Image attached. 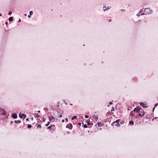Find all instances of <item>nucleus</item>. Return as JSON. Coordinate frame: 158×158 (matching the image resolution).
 Returning <instances> with one entry per match:
<instances>
[{
	"label": "nucleus",
	"instance_id": "obj_1",
	"mask_svg": "<svg viewBox=\"0 0 158 158\" xmlns=\"http://www.w3.org/2000/svg\"><path fill=\"white\" fill-rule=\"evenodd\" d=\"M144 13L142 14L141 15L151 14L152 13V11L149 8H147L143 9Z\"/></svg>",
	"mask_w": 158,
	"mask_h": 158
},
{
	"label": "nucleus",
	"instance_id": "obj_2",
	"mask_svg": "<svg viewBox=\"0 0 158 158\" xmlns=\"http://www.w3.org/2000/svg\"><path fill=\"white\" fill-rule=\"evenodd\" d=\"M120 120L118 119L116 120V121L114 122L111 124L112 126L115 125L117 127H119L120 126L119 122L120 121Z\"/></svg>",
	"mask_w": 158,
	"mask_h": 158
},
{
	"label": "nucleus",
	"instance_id": "obj_3",
	"mask_svg": "<svg viewBox=\"0 0 158 158\" xmlns=\"http://www.w3.org/2000/svg\"><path fill=\"white\" fill-rule=\"evenodd\" d=\"M6 114V111L2 108H0V114L2 115H5Z\"/></svg>",
	"mask_w": 158,
	"mask_h": 158
},
{
	"label": "nucleus",
	"instance_id": "obj_4",
	"mask_svg": "<svg viewBox=\"0 0 158 158\" xmlns=\"http://www.w3.org/2000/svg\"><path fill=\"white\" fill-rule=\"evenodd\" d=\"M66 127L70 129H71L73 128V125L72 123H69L66 125Z\"/></svg>",
	"mask_w": 158,
	"mask_h": 158
},
{
	"label": "nucleus",
	"instance_id": "obj_5",
	"mask_svg": "<svg viewBox=\"0 0 158 158\" xmlns=\"http://www.w3.org/2000/svg\"><path fill=\"white\" fill-rule=\"evenodd\" d=\"M143 9H144V8H143L142 9H141L139 11V12L137 14V16L138 17L139 16L141 15L142 14L141 13L143 11Z\"/></svg>",
	"mask_w": 158,
	"mask_h": 158
},
{
	"label": "nucleus",
	"instance_id": "obj_6",
	"mask_svg": "<svg viewBox=\"0 0 158 158\" xmlns=\"http://www.w3.org/2000/svg\"><path fill=\"white\" fill-rule=\"evenodd\" d=\"M139 104L140 106H142L143 108H147L148 107V106H144V104L143 102H140V103H139Z\"/></svg>",
	"mask_w": 158,
	"mask_h": 158
},
{
	"label": "nucleus",
	"instance_id": "obj_7",
	"mask_svg": "<svg viewBox=\"0 0 158 158\" xmlns=\"http://www.w3.org/2000/svg\"><path fill=\"white\" fill-rule=\"evenodd\" d=\"M12 117L14 119H16L17 117V114L15 113H13L12 114Z\"/></svg>",
	"mask_w": 158,
	"mask_h": 158
},
{
	"label": "nucleus",
	"instance_id": "obj_8",
	"mask_svg": "<svg viewBox=\"0 0 158 158\" xmlns=\"http://www.w3.org/2000/svg\"><path fill=\"white\" fill-rule=\"evenodd\" d=\"M19 117L21 118H22L23 117V116H25V117H23V118L24 119L26 117V115L25 114H22L21 115H20V113L19 114Z\"/></svg>",
	"mask_w": 158,
	"mask_h": 158
},
{
	"label": "nucleus",
	"instance_id": "obj_9",
	"mask_svg": "<svg viewBox=\"0 0 158 158\" xmlns=\"http://www.w3.org/2000/svg\"><path fill=\"white\" fill-rule=\"evenodd\" d=\"M133 111H135L137 113H139L140 112V111H139V108H138V107L135 108H134Z\"/></svg>",
	"mask_w": 158,
	"mask_h": 158
},
{
	"label": "nucleus",
	"instance_id": "obj_10",
	"mask_svg": "<svg viewBox=\"0 0 158 158\" xmlns=\"http://www.w3.org/2000/svg\"><path fill=\"white\" fill-rule=\"evenodd\" d=\"M48 119L49 121H51L52 120H54L55 119V118L53 116L50 117L49 116Z\"/></svg>",
	"mask_w": 158,
	"mask_h": 158
},
{
	"label": "nucleus",
	"instance_id": "obj_11",
	"mask_svg": "<svg viewBox=\"0 0 158 158\" xmlns=\"http://www.w3.org/2000/svg\"><path fill=\"white\" fill-rule=\"evenodd\" d=\"M150 114H147L146 115V118L147 119H150Z\"/></svg>",
	"mask_w": 158,
	"mask_h": 158
},
{
	"label": "nucleus",
	"instance_id": "obj_12",
	"mask_svg": "<svg viewBox=\"0 0 158 158\" xmlns=\"http://www.w3.org/2000/svg\"><path fill=\"white\" fill-rule=\"evenodd\" d=\"M92 117L94 118V119L96 120V121H97L98 119V116H96L95 115H94L93 116H92Z\"/></svg>",
	"mask_w": 158,
	"mask_h": 158
},
{
	"label": "nucleus",
	"instance_id": "obj_13",
	"mask_svg": "<svg viewBox=\"0 0 158 158\" xmlns=\"http://www.w3.org/2000/svg\"><path fill=\"white\" fill-rule=\"evenodd\" d=\"M8 20L9 22H12L13 20V17H10L8 19Z\"/></svg>",
	"mask_w": 158,
	"mask_h": 158
},
{
	"label": "nucleus",
	"instance_id": "obj_14",
	"mask_svg": "<svg viewBox=\"0 0 158 158\" xmlns=\"http://www.w3.org/2000/svg\"><path fill=\"white\" fill-rule=\"evenodd\" d=\"M129 124H130V125H133L134 124V123L133 122V121H132V120H131V121H130L129 122Z\"/></svg>",
	"mask_w": 158,
	"mask_h": 158
},
{
	"label": "nucleus",
	"instance_id": "obj_15",
	"mask_svg": "<svg viewBox=\"0 0 158 158\" xmlns=\"http://www.w3.org/2000/svg\"><path fill=\"white\" fill-rule=\"evenodd\" d=\"M14 122L17 124H19L21 123V121L19 120L18 121L15 120V121Z\"/></svg>",
	"mask_w": 158,
	"mask_h": 158
},
{
	"label": "nucleus",
	"instance_id": "obj_16",
	"mask_svg": "<svg viewBox=\"0 0 158 158\" xmlns=\"http://www.w3.org/2000/svg\"><path fill=\"white\" fill-rule=\"evenodd\" d=\"M77 118V117L76 116H74L72 118V120H73L74 119H76Z\"/></svg>",
	"mask_w": 158,
	"mask_h": 158
},
{
	"label": "nucleus",
	"instance_id": "obj_17",
	"mask_svg": "<svg viewBox=\"0 0 158 158\" xmlns=\"http://www.w3.org/2000/svg\"><path fill=\"white\" fill-rule=\"evenodd\" d=\"M34 115L35 116L37 117H38V118L40 117V115H38V114L37 113H35L34 114Z\"/></svg>",
	"mask_w": 158,
	"mask_h": 158
},
{
	"label": "nucleus",
	"instance_id": "obj_18",
	"mask_svg": "<svg viewBox=\"0 0 158 158\" xmlns=\"http://www.w3.org/2000/svg\"><path fill=\"white\" fill-rule=\"evenodd\" d=\"M98 126L99 127H101L102 126V123L100 122H99V123H98Z\"/></svg>",
	"mask_w": 158,
	"mask_h": 158
},
{
	"label": "nucleus",
	"instance_id": "obj_19",
	"mask_svg": "<svg viewBox=\"0 0 158 158\" xmlns=\"http://www.w3.org/2000/svg\"><path fill=\"white\" fill-rule=\"evenodd\" d=\"M31 127H32V126L31 125H29V124L27 125V127L28 129L31 128Z\"/></svg>",
	"mask_w": 158,
	"mask_h": 158
},
{
	"label": "nucleus",
	"instance_id": "obj_20",
	"mask_svg": "<svg viewBox=\"0 0 158 158\" xmlns=\"http://www.w3.org/2000/svg\"><path fill=\"white\" fill-rule=\"evenodd\" d=\"M29 14L30 15H32L33 14V12L32 11H30L29 12Z\"/></svg>",
	"mask_w": 158,
	"mask_h": 158
},
{
	"label": "nucleus",
	"instance_id": "obj_21",
	"mask_svg": "<svg viewBox=\"0 0 158 158\" xmlns=\"http://www.w3.org/2000/svg\"><path fill=\"white\" fill-rule=\"evenodd\" d=\"M86 123H87V124L88 125H89L90 124L89 121H86Z\"/></svg>",
	"mask_w": 158,
	"mask_h": 158
},
{
	"label": "nucleus",
	"instance_id": "obj_22",
	"mask_svg": "<svg viewBox=\"0 0 158 158\" xmlns=\"http://www.w3.org/2000/svg\"><path fill=\"white\" fill-rule=\"evenodd\" d=\"M107 9V8L106 6H104L103 7V10L104 11H106V10Z\"/></svg>",
	"mask_w": 158,
	"mask_h": 158
},
{
	"label": "nucleus",
	"instance_id": "obj_23",
	"mask_svg": "<svg viewBox=\"0 0 158 158\" xmlns=\"http://www.w3.org/2000/svg\"><path fill=\"white\" fill-rule=\"evenodd\" d=\"M53 125H52V126H50L49 127H48L47 128V129H49L51 130V127H53Z\"/></svg>",
	"mask_w": 158,
	"mask_h": 158
},
{
	"label": "nucleus",
	"instance_id": "obj_24",
	"mask_svg": "<svg viewBox=\"0 0 158 158\" xmlns=\"http://www.w3.org/2000/svg\"><path fill=\"white\" fill-rule=\"evenodd\" d=\"M50 124V122H48V123L46 124L45 125V126H46V127H48V126Z\"/></svg>",
	"mask_w": 158,
	"mask_h": 158
},
{
	"label": "nucleus",
	"instance_id": "obj_25",
	"mask_svg": "<svg viewBox=\"0 0 158 158\" xmlns=\"http://www.w3.org/2000/svg\"><path fill=\"white\" fill-rule=\"evenodd\" d=\"M37 127L40 128L41 127V126L40 125L38 124V125L37 126Z\"/></svg>",
	"mask_w": 158,
	"mask_h": 158
},
{
	"label": "nucleus",
	"instance_id": "obj_26",
	"mask_svg": "<svg viewBox=\"0 0 158 158\" xmlns=\"http://www.w3.org/2000/svg\"><path fill=\"white\" fill-rule=\"evenodd\" d=\"M84 127L85 128H87L88 127V126H87L86 124H85V125H84Z\"/></svg>",
	"mask_w": 158,
	"mask_h": 158
},
{
	"label": "nucleus",
	"instance_id": "obj_27",
	"mask_svg": "<svg viewBox=\"0 0 158 158\" xmlns=\"http://www.w3.org/2000/svg\"><path fill=\"white\" fill-rule=\"evenodd\" d=\"M12 13V12L11 11H10L9 12H8V15H10Z\"/></svg>",
	"mask_w": 158,
	"mask_h": 158
},
{
	"label": "nucleus",
	"instance_id": "obj_28",
	"mask_svg": "<svg viewBox=\"0 0 158 158\" xmlns=\"http://www.w3.org/2000/svg\"><path fill=\"white\" fill-rule=\"evenodd\" d=\"M114 107H112V108H111V111H114Z\"/></svg>",
	"mask_w": 158,
	"mask_h": 158
},
{
	"label": "nucleus",
	"instance_id": "obj_29",
	"mask_svg": "<svg viewBox=\"0 0 158 158\" xmlns=\"http://www.w3.org/2000/svg\"><path fill=\"white\" fill-rule=\"evenodd\" d=\"M124 123V121H121L120 122V123L121 124H123Z\"/></svg>",
	"mask_w": 158,
	"mask_h": 158
},
{
	"label": "nucleus",
	"instance_id": "obj_30",
	"mask_svg": "<svg viewBox=\"0 0 158 158\" xmlns=\"http://www.w3.org/2000/svg\"><path fill=\"white\" fill-rule=\"evenodd\" d=\"M158 106V103L156 104L155 105H154V107H156V106Z\"/></svg>",
	"mask_w": 158,
	"mask_h": 158
},
{
	"label": "nucleus",
	"instance_id": "obj_31",
	"mask_svg": "<svg viewBox=\"0 0 158 158\" xmlns=\"http://www.w3.org/2000/svg\"><path fill=\"white\" fill-rule=\"evenodd\" d=\"M138 115L140 116V117H142L143 116V115H141V114H140V113H139V114H138Z\"/></svg>",
	"mask_w": 158,
	"mask_h": 158
},
{
	"label": "nucleus",
	"instance_id": "obj_32",
	"mask_svg": "<svg viewBox=\"0 0 158 158\" xmlns=\"http://www.w3.org/2000/svg\"><path fill=\"white\" fill-rule=\"evenodd\" d=\"M85 117L86 118H88L89 117V116L88 115H85Z\"/></svg>",
	"mask_w": 158,
	"mask_h": 158
},
{
	"label": "nucleus",
	"instance_id": "obj_33",
	"mask_svg": "<svg viewBox=\"0 0 158 158\" xmlns=\"http://www.w3.org/2000/svg\"><path fill=\"white\" fill-rule=\"evenodd\" d=\"M121 12H124L125 10L123 9H122L120 10Z\"/></svg>",
	"mask_w": 158,
	"mask_h": 158
},
{
	"label": "nucleus",
	"instance_id": "obj_34",
	"mask_svg": "<svg viewBox=\"0 0 158 158\" xmlns=\"http://www.w3.org/2000/svg\"><path fill=\"white\" fill-rule=\"evenodd\" d=\"M138 108H139V111H140V110H142V109H141V107L139 106V107H138Z\"/></svg>",
	"mask_w": 158,
	"mask_h": 158
},
{
	"label": "nucleus",
	"instance_id": "obj_35",
	"mask_svg": "<svg viewBox=\"0 0 158 158\" xmlns=\"http://www.w3.org/2000/svg\"><path fill=\"white\" fill-rule=\"evenodd\" d=\"M134 115V114L132 112H131L130 114V115L132 116H133Z\"/></svg>",
	"mask_w": 158,
	"mask_h": 158
},
{
	"label": "nucleus",
	"instance_id": "obj_36",
	"mask_svg": "<svg viewBox=\"0 0 158 158\" xmlns=\"http://www.w3.org/2000/svg\"><path fill=\"white\" fill-rule=\"evenodd\" d=\"M70 133V132L68 131L66 132V134H69Z\"/></svg>",
	"mask_w": 158,
	"mask_h": 158
},
{
	"label": "nucleus",
	"instance_id": "obj_37",
	"mask_svg": "<svg viewBox=\"0 0 158 158\" xmlns=\"http://www.w3.org/2000/svg\"><path fill=\"white\" fill-rule=\"evenodd\" d=\"M109 104H110V105H111L112 104V102H109Z\"/></svg>",
	"mask_w": 158,
	"mask_h": 158
},
{
	"label": "nucleus",
	"instance_id": "obj_38",
	"mask_svg": "<svg viewBox=\"0 0 158 158\" xmlns=\"http://www.w3.org/2000/svg\"><path fill=\"white\" fill-rule=\"evenodd\" d=\"M142 113H143L142 115H143V116L144 115V114H145V112H144V111H143V112H142Z\"/></svg>",
	"mask_w": 158,
	"mask_h": 158
},
{
	"label": "nucleus",
	"instance_id": "obj_39",
	"mask_svg": "<svg viewBox=\"0 0 158 158\" xmlns=\"http://www.w3.org/2000/svg\"><path fill=\"white\" fill-rule=\"evenodd\" d=\"M31 15H30V14L29 15H28V17L29 18H30L31 17Z\"/></svg>",
	"mask_w": 158,
	"mask_h": 158
},
{
	"label": "nucleus",
	"instance_id": "obj_40",
	"mask_svg": "<svg viewBox=\"0 0 158 158\" xmlns=\"http://www.w3.org/2000/svg\"><path fill=\"white\" fill-rule=\"evenodd\" d=\"M78 125H79V126H81V123H78Z\"/></svg>",
	"mask_w": 158,
	"mask_h": 158
},
{
	"label": "nucleus",
	"instance_id": "obj_41",
	"mask_svg": "<svg viewBox=\"0 0 158 158\" xmlns=\"http://www.w3.org/2000/svg\"><path fill=\"white\" fill-rule=\"evenodd\" d=\"M43 122H45V119H44V118H43Z\"/></svg>",
	"mask_w": 158,
	"mask_h": 158
},
{
	"label": "nucleus",
	"instance_id": "obj_42",
	"mask_svg": "<svg viewBox=\"0 0 158 158\" xmlns=\"http://www.w3.org/2000/svg\"><path fill=\"white\" fill-rule=\"evenodd\" d=\"M62 115L60 114V115H59V117L60 118H61V117H62Z\"/></svg>",
	"mask_w": 158,
	"mask_h": 158
},
{
	"label": "nucleus",
	"instance_id": "obj_43",
	"mask_svg": "<svg viewBox=\"0 0 158 158\" xmlns=\"http://www.w3.org/2000/svg\"><path fill=\"white\" fill-rule=\"evenodd\" d=\"M65 121H68V119L67 118H65Z\"/></svg>",
	"mask_w": 158,
	"mask_h": 158
},
{
	"label": "nucleus",
	"instance_id": "obj_44",
	"mask_svg": "<svg viewBox=\"0 0 158 158\" xmlns=\"http://www.w3.org/2000/svg\"><path fill=\"white\" fill-rule=\"evenodd\" d=\"M21 22V20H20V19H19V21H18V23H19V22Z\"/></svg>",
	"mask_w": 158,
	"mask_h": 158
},
{
	"label": "nucleus",
	"instance_id": "obj_45",
	"mask_svg": "<svg viewBox=\"0 0 158 158\" xmlns=\"http://www.w3.org/2000/svg\"><path fill=\"white\" fill-rule=\"evenodd\" d=\"M64 119H63L62 120V123H64Z\"/></svg>",
	"mask_w": 158,
	"mask_h": 158
},
{
	"label": "nucleus",
	"instance_id": "obj_46",
	"mask_svg": "<svg viewBox=\"0 0 158 158\" xmlns=\"http://www.w3.org/2000/svg\"><path fill=\"white\" fill-rule=\"evenodd\" d=\"M155 107H154L153 108V110H152V111H153V112H154V109H155Z\"/></svg>",
	"mask_w": 158,
	"mask_h": 158
},
{
	"label": "nucleus",
	"instance_id": "obj_47",
	"mask_svg": "<svg viewBox=\"0 0 158 158\" xmlns=\"http://www.w3.org/2000/svg\"><path fill=\"white\" fill-rule=\"evenodd\" d=\"M63 101L64 102V103L66 104V105H67V104L66 103V102H65V101Z\"/></svg>",
	"mask_w": 158,
	"mask_h": 158
},
{
	"label": "nucleus",
	"instance_id": "obj_48",
	"mask_svg": "<svg viewBox=\"0 0 158 158\" xmlns=\"http://www.w3.org/2000/svg\"><path fill=\"white\" fill-rule=\"evenodd\" d=\"M111 19H110L109 20V22H111Z\"/></svg>",
	"mask_w": 158,
	"mask_h": 158
},
{
	"label": "nucleus",
	"instance_id": "obj_49",
	"mask_svg": "<svg viewBox=\"0 0 158 158\" xmlns=\"http://www.w3.org/2000/svg\"><path fill=\"white\" fill-rule=\"evenodd\" d=\"M90 125H93V123H90Z\"/></svg>",
	"mask_w": 158,
	"mask_h": 158
},
{
	"label": "nucleus",
	"instance_id": "obj_50",
	"mask_svg": "<svg viewBox=\"0 0 158 158\" xmlns=\"http://www.w3.org/2000/svg\"><path fill=\"white\" fill-rule=\"evenodd\" d=\"M5 24H6V25H7V24H8V23H7V22H6L5 23Z\"/></svg>",
	"mask_w": 158,
	"mask_h": 158
},
{
	"label": "nucleus",
	"instance_id": "obj_51",
	"mask_svg": "<svg viewBox=\"0 0 158 158\" xmlns=\"http://www.w3.org/2000/svg\"><path fill=\"white\" fill-rule=\"evenodd\" d=\"M24 15L25 16H27V14H24Z\"/></svg>",
	"mask_w": 158,
	"mask_h": 158
},
{
	"label": "nucleus",
	"instance_id": "obj_52",
	"mask_svg": "<svg viewBox=\"0 0 158 158\" xmlns=\"http://www.w3.org/2000/svg\"><path fill=\"white\" fill-rule=\"evenodd\" d=\"M37 112H38V113H40V110H38L37 111Z\"/></svg>",
	"mask_w": 158,
	"mask_h": 158
},
{
	"label": "nucleus",
	"instance_id": "obj_53",
	"mask_svg": "<svg viewBox=\"0 0 158 158\" xmlns=\"http://www.w3.org/2000/svg\"><path fill=\"white\" fill-rule=\"evenodd\" d=\"M2 16V14L0 13V16Z\"/></svg>",
	"mask_w": 158,
	"mask_h": 158
},
{
	"label": "nucleus",
	"instance_id": "obj_54",
	"mask_svg": "<svg viewBox=\"0 0 158 158\" xmlns=\"http://www.w3.org/2000/svg\"><path fill=\"white\" fill-rule=\"evenodd\" d=\"M109 7H108V8H107V9H106V10H109Z\"/></svg>",
	"mask_w": 158,
	"mask_h": 158
},
{
	"label": "nucleus",
	"instance_id": "obj_55",
	"mask_svg": "<svg viewBox=\"0 0 158 158\" xmlns=\"http://www.w3.org/2000/svg\"><path fill=\"white\" fill-rule=\"evenodd\" d=\"M26 120L28 121V118H27L26 119Z\"/></svg>",
	"mask_w": 158,
	"mask_h": 158
},
{
	"label": "nucleus",
	"instance_id": "obj_56",
	"mask_svg": "<svg viewBox=\"0 0 158 158\" xmlns=\"http://www.w3.org/2000/svg\"><path fill=\"white\" fill-rule=\"evenodd\" d=\"M13 123V121H11V123Z\"/></svg>",
	"mask_w": 158,
	"mask_h": 158
},
{
	"label": "nucleus",
	"instance_id": "obj_57",
	"mask_svg": "<svg viewBox=\"0 0 158 158\" xmlns=\"http://www.w3.org/2000/svg\"><path fill=\"white\" fill-rule=\"evenodd\" d=\"M70 105L71 106H72V104H71V103H70Z\"/></svg>",
	"mask_w": 158,
	"mask_h": 158
},
{
	"label": "nucleus",
	"instance_id": "obj_58",
	"mask_svg": "<svg viewBox=\"0 0 158 158\" xmlns=\"http://www.w3.org/2000/svg\"><path fill=\"white\" fill-rule=\"evenodd\" d=\"M127 110H130L129 109V108H128V109H127Z\"/></svg>",
	"mask_w": 158,
	"mask_h": 158
},
{
	"label": "nucleus",
	"instance_id": "obj_59",
	"mask_svg": "<svg viewBox=\"0 0 158 158\" xmlns=\"http://www.w3.org/2000/svg\"><path fill=\"white\" fill-rule=\"evenodd\" d=\"M57 106H59V105H57Z\"/></svg>",
	"mask_w": 158,
	"mask_h": 158
},
{
	"label": "nucleus",
	"instance_id": "obj_60",
	"mask_svg": "<svg viewBox=\"0 0 158 158\" xmlns=\"http://www.w3.org/2000/svg\"><path fill=\"white\" fill-rule=\"evenodd\" d=\"M107 106H109V105H108Z\"/></svg>",
	"mask_w": 158,
	"mask_h": 158
},
{
	"label": "nucleus",
	"instance_id": "obj_61",
	"mask_svg": "<svg viewBox=\"0 0 158 158\" xmlns=\"http://www.w3.org/2000/svg\"><path fill=\"white\" fill-rule=\"evenodd\" d=\"M83 46H85V44H84V45H83Z\"/></svg>",
	"mask_w": 158,
	"mask_h": 158
},
{
	"label": "nucleus",
	"instance_id": "obj_62",
	"mask_svg": "<svg viewBox=\"0 0 158 158\" xmlns=\"http://www.w3.org/2000/svg\"><path fill=\"white\" fill-rule=\"evenodd\" d=\"M82 123V124H83V125H84V123Z\"/></svg>",
	"mask_w": 158,
	"mask_h": 158
},
{
	"label": "nucleus",
	"instance_id": "obj_63",
	"mask_svg": "<svg viewBox=\"0 0 158 158\" xmlns=\"http://www.w3.org/2000/svg\"><path fill=\"white\" fill-rule=\"evenodd\" d=\"M59 102H57V103H58V104H59Z\"/></svg>",
	"mask_w": 158,
	"mask_h": 158
},
{
	"label": "nucleus",
	"instance_id": "obj_64",
	"mask_svg": "<svg viewBox=\"0 0 158 158\" xmlns=\"http://www.w3.org/2000/svg\"><path fill=\"white\" fill-rule=\"evenodd\" d=\"M33 118H32V119H31V120H33Z\"/></svg>",
	"mask_w": 158,
	"mask_h": 158
}]
</instances>
